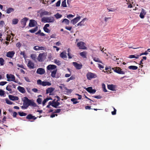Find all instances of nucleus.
<instances>
[{"label":"nucleus","mask_w":150,"mask_h":150,"mask_svg":"<svg viewBox=\"0 0 150 150\" xmlns=\"http://www.w3.org/2000/svg\"><path fill=\"white\" fill-rule=\"evenodd\" d=\"M24 99L23 100V105L21 107L22 109H27L29 106L36 107V103L33 101L29 99L26 97H24Z\"/></svg>","instance_id":"nucleus-1"},{"label":"nucleus","mask_w":150,"mask_h":150,"mask_svg":"<svg viewBox=\"0 0 150 150\" xmlns=\"http://www.w3.org/2000/svg\"><path fill=\"white\" fill-rule=\"evenodd\" d=\"M55 21L54 18L53 16L44 17L41 19V21L44 23H53Z\"/></svg>","instance_id":"nucleus-2"},{"label":"nucleus","mask_w":150,"mask_h":150,"mask_svg":"<svg viewBox=\"0 0 150 150\" xmlns=\"http://www.w3.org/2000/svg\"><path fill=\"white\" fill-rule=\"evenodd\" d=\"M86 44L84 42L82 41H80L77 43L76 45L79 49L86 50L87 48L86 47Z\"/></svg>","instance_id":"nucleus-3"},{"label":"nucleus","mask_w":150,"mask_h":150,"mask_svg":"<svg viewBox=\"0 0 150 150\" xmlns=\"http://www.w3.org/2000/svg\"><path fill=\"white\" fill-rule=\"evenodd\" d=\"M86 77L88 80H91L93 78H95L96 77V75L91 72H88L86 74Z\"/></svg>","instance_id":"nucleus-4"},{"label":"nucleus","mask_w":150,"mask_h":150,"mask_svg":"<svg viewBox=\"0 0 150 150\" xmlns=\"http://www.w3.org/2000/svg\"><path fill=\"white\" fill-rule=\"evenodd\" d=\"M45 53L43 52L39 54L37 59L39 62H42L45 58Z\"/></svg>","instance_id":"nucleus-5"},{"label":"nucleus","mask_w":150,"mask_h":150,"mask_svg":"<svg viewBox=\"0 0 150 150\" xmlns=\"http://www.w3.org/2000/svg\"><path fill=\"white\" fill-rule=\"evenodd\" d=\"M6 78L8 79V81H11L16 82L15 81V78L14 76L12 74H6Z\"/></svg>","instance_id":"nucleus-6"},{"label":"nucleus","mask_w":150,"mask_h":150,"mask_svg":"<svg viewBox=\"0 0 150 150\" xmlns=\"http://www.w3.org/2000/svg\"><path fill=\"white\" fill-rule=\"evenodd\" d=\"M73 65L77 69H81L82 67V65L81 64L78 63L76 62H74L72 63Z\"/></svg>","instance_id":"nucleus-7"},{"label":"nucleus","mask_w":150,"mask_h":150,"mask_svg":"<svg viewBox=\"0 0 150 150\" xmlns=\"http://www.w3.org/2000/svg\"><path fill=\"white\" fill-rule=\"evenodd\" d=\"M27 66L30 69H33L34 68V63L31 60L28 61Z\"/></svg>","instance_id":"nucleus-8"},{"label":"nucleus","mask_w":150,"mask_h":150,"mask_svg":"<svg viewBox=\"0 0 150 150\" xmlns=\"http://www.w3.org/2000/svg\"><path fill=\"white\" fill-rule=\"evenodd\" d=\"M34 50L38 51L39 50H45L46 49V48L44 47H40L38 46H36L33 47Z\"/></svg>","instance_id":"nucleus-9"},{"label":"nucleus","mask_w":150,"mask_h":150,"mask_svg":"<svg viewBox=\"0 0 150 150\" xmlns=\"http://www.w3.org/2000/svg\"><path fill=\"white\" fill-rule=\"evenodd\" d=\"M36 72L37 74L41 75L44 74L45 73V71L44 69L42 68H39L37 70Z\"/></svg>","instance_id":"nucleus-10"},{"label":"nucleus","mask_w":150,"mask_h":150,"mask_svg":"<svg viewBox=\"0 0 150 150\" xmlns=\"http://www.w3.org/2000/svg\"><path fill=\"white\" fill-rule=\"evenodd\" d=\"M37 24V22L34 20H31L30 21L29 26L30 27H34Z\"/></svg>","instance_id":"nucleus-11"},{"label":"nucleus","mask_w":150,"mask_h":150,"mask_svg":"<svg viewBox=\"0 0 150 150\" xmlns=\"http://www.w3.org/2000/svg\"><path fill=\"white\" fill-rule=\"evenodd\" d=\"M52 13L50 12L44 11L40 13V15L41 17H42L44 16L50 15Z\"/></svg>","instance_id":"nucleus-12"},{"label":"nucleus","mask_w":150,"mask_h":150,"mask_svg":"<svg viewBox=\"0 0 150 150\" xmlns=\"http://www.w3.org/2000/svg\"><path fill=\"white\" fill-rule=\"evenodd\" d=\"M57 66L54 65L50 64L48 65L47 67V69L51 71L52 70L56 68Z\"/></svg>","instance_id":"nucleus-13"},{"label":"nucleus","mask_w":150,"mask_h":150,"mask_svg":"<svg viewBox=\"0 0 150 150\" xmlns=\"http://www.w3.org/2000/svg\"><path fill=\"white\" fill-rule=\"evenodd\" d=\"M115 71L120 74H124L125 72L122 71V70L119 67H116L115 70Z\"/></svg>","instance_id":"nucleus-14"},{"label":"nucleus","mask_w":150,"mask_h":150,"mask_svg":"<svg viewBox=\"0 0 150 150\" xmlns=\"http://www.w3.org/2000/svg\"><path fill=\"white\" fill-rule=\"evenodd\" d=\"M81 17H77L71 21V22L74 25L80 19Z\"/></svg>","instance_id":"nucleus-15"},{"label":"nucleus","mask_w":150,"mask_h":150,"mask_svg":"<svg viewBox=\"0 0 150 150\" xmlns=\"http://www.w3.org/2000/svg\"><path fill=\"white\" fill-rule=\"evenodd\" d=\"M146 12L145 10L143 8L142 9V11H141L140 15V17L142 19H143L145 15L146 14Z\"/></svg>","instance_id":"nucleus-16"},{"label":"nucleus","mask_w":150,"mask_h":150,"mask_svg":"<svg viewBox=\"0 0 150 150\" xmlns=\"http://www.w3.org/2000/svg\"><path fill=\"white\" fill-rule=\"evenodd\" d=\"M15 52L13 51H9L7 53L6 55L7 57L12 58L13 57Z\"/></svg>","instance_id":"nucleus-17"},{"label":"nucleus","mask_w":150,"mask_h":150,"mask_svg":"<svg viewBox=\"0 0 150 150\" xmlns=\"http://www.w3.org/2000/svg\"><path fill=\"white\" fill-rule=\"evenodd\" d=\"M8 97L10 100L13 101L17 100L19 99V98L18 97L14 96L12 95H9Z\"/></svg>","instance_id":"nucleus-18"},{"label":"nucleus","mask_w":150,"mask_h":150,"mask_svg":"<svg viewBox=\"0 0 150 150\" xmlns=\"http://www.w3.org/2000/svg\"><path fill=\"white\" fill-rule=\"evenodd\" d=\"M28 20L27 18H24L21 20V23L23 25V27H25L26 25L27 21Z\"/></svg>","instance_id":"nucleus-19"},{"label":"nucleus","mask_w":150,"mask_h":150,"mask_svg":"<svg viewBox=\"0 0 150 150\" xmlns=\"http://www.w3.org/2000/svg\"><path fill=\"white\" fill-rule=\"evenodd\" d=\"M55 99L53 100L52 101V102L53 103V105H52V106L56 108H58V106L60 105V103L59 102V101H55Z\"/></svg>","instance_id":"nucleus-20"},{"label":"nucleus","mask_w":150,"mask_h":150,"mask_svg":"<svg viewBox=\"0 0 150 150\" xmlns=\"http://www.w3.org/2000/svg\"><path fill=\"white\" fill-rule=\"evenodd\" d=\"M108 88L111 91L115 90L116 88V86L113 84H109L108 85Z\"/></svg>","instance_id":"nucleus-21"},{"label":"nucleus","mask_w":150,"mask_h":150,"mask_svg":"<svg viewBox=\"0 0 150 150\" xmlns=\"http://www.w3.org/2000/svg\"><path fill=\"white\" fill-rule=\"evenodd\" d=\"M66 54L67 53L65 51H64L63 52L61 53L60 54V56L62 58L65 59H66L67 57Z\"/></svg>","instance_id":"nucleus-22"},{"label":"nucleus","mask_w":150,"mask_h":150,"mask_svg":"<svg viewBox=\"0 0 150 150\" xmlns=\"http://www.w3.org/2000/svg\"><path fill=\"white\" fill-rule=\"evenodd\" d=\"M37 118V117H35V116L32 115L31 114H28L26 117V118L28 120L33 119L35 120Z\"/></svg>","instance_id":"nucleus-23"},{"label":"nucleus","mask_w":150,"mask_h":150,"mask_svg":"<svg viewBox=\"0 0 150 150\" xmlns=\"http://www.w3.org/2000/svg\"><path fill=\"white\" fill-rule=\"evenodd\" d=\"M87 52L85 51H83L79 53L80 55L84 58H87Z\"/></svg>","instance_id":"nucleus-24"},{"label":"nucleus","mask_w":150,"mask_h":150,"mask_svg":"<svg viewBox=\"0 0 150 150\" xmlns=\"http://www.w3.org/2000/svg\"><path fill=\"white\" fill-rule=\"evenodd\" d=\"M17 89L21 93H24L25 92V90L24 87L19 86L17 88Z\"/></svg>","instance_id":"nucleus-25"},{"label":"nucleus","mask_w":150,"mask_h":150,"mask_svg":"<svg viewBox=\"0 0 150 150\" xmlns=\"http://www.w3.org/2000/svg\"><path fill=\"white\" fill-rule=\"evenodd\" d=\"M12 86L10 85H8L6 87V89L7 91H9L10 93H12L13 92L12 91Z\"/></svg>","instance_id":"nucleus-26"},{"label":"nucleus","mask_w":150,"mask_h":150,"mask_svg":"<svg viewBox=\"0 0 150 150\" xmlns=\"http://www.w3.org/2000/svg\"><path fill=\"white\" fill-rule=\"evenodd\" d=\"M54 90V88L50 87L47 88L46 90V93L48 94L49 93H52Z\"/></svg>","instance_id":"nucleus-27"},{"label":"nucleus","mask_w":150,"mask_h":150,"mask_svg":"<svg viewBox=\"0 0 150 150\" xmlns=\"http://www.w3.org/2000/svg\"><path fill=\"white\" fill-rule=\"evenodd\" d=\"M14 10L13 8H7L6 10V13L8 14H9L11 12H13L14 11Z\"/></svg>","instance_id":"nucleus-28"},{"label":"nucleus","mask_w":150,"mask_h":150,"mask_svg":"<svg viewBox=\"0 0 150 150\" xmlns=\"http://www.w3.org/2000/svg\"><path fill=\"white\" fill-rule=\"evenodd\" d=\"M51 85V83L49 81H43L42 83V86H50Z\"/></svg>","instance_id":"nucleus-29"},{"label":"nucleus","mask_w":150,"mask_h":150,"mask_svg":"<svg viewBox=\"0 0 150 150\" xmlns=\"http://www.w3.org/2000/svg\"><path fill=\"white\" fill-rule=\"evenodd\" d=\"M128 68L130 70H136L137 69L138 67L135 66H130L128 67Z\"/></svg>","instance_id":"nucleus-30"},{"label":"nucleus","mask_w":150,"mask_h":150,"mask_svg":"<svg viewBox=\"0 0 150 150\" xmlns=\"http://www.w3.org/2000/svg\"><path fill=\"white\" fill-rule=\"evenodd\" d=\"M57 70L56 69L52 71L51 76L53 78H55L56 76V74L57 73Z\"/></svg>","instance_id":"nucleus-31"},{"label":"nucleus","mask_w":150,"mask_h":150,"mask_svg":"<svg viewBox=\"0 0 150 150\" xmlns=\"http://www.w3.org/2000/svg\"><path fill=\"white\" fill-rule=\"evenodd\" d=\"M139 56L137 54L134 55H131L129 56V57L130 58H135L136 59H138L139 58Z\"/></svg>","instance_id":"nucleus-32"},{"label":"nucleus","mask_w":150,"mask_h":150,"mask_svg":"<svg viewBox=\"0 0 150 150\" xmlns=\"http://www.w3.org/2000/svg\"><path fill=\"white\" fill-rule=\"evenodd\" d=\"M38 30V27H36L30 30H29V31L31 33H34L35 32L37 31Z\"/></svg>","instance_id":"nucleus-33"},{"label":"nucleus","mask_w":150,"mask_h":150,"mask_svg":"<svg viewBox=\"0 0 150 150\" xmlns=\"http://www.w3.org/2000/svg\"><path fill=\"white\" fill-rule=\"evenodd\" d=\"M85 19V18H84L83 19L82 21H81V22H79L77 25H76L75 26H81L82 25H83V23H84L83 21Z\"/></svg>","instance_id":"nucleus-34"},{"label":"nucleus","mask_w":150,"mask_h":150,"mask_svg":"<svg viewBox=\"0 0 150 150\" xmlns=\"http://www.w3.org/2000/svg\"><path fill=\"white\" fill-rule=\"evenodd\" d=\"M54 16L57 19L60 18L62 17V15L57 13L54 15Z\"/></svg>","instance_id":"nucleus-35"},{"label":"nucleus","mask_w":150,"mask_h":150,"mask_svg":"<svg viewBox=\"0 0 150 150\" xmlns=\"http://www.w3.org/2000/svg\"><path fill=\"white\" fill-rule=\"evenodd\" d=\"M18 21V19L14 18L12 20V24H17Z\"/></svg>","instance_id":"nucleus-36"},{"label":"nucleus","mask_w":150,"mask_h":150,"mask_svg":"<svg viewBox=\"0 0 150 150\" xmlns=\"http://www.w3.org/2000/svg\"><path fill=\"white\" fill-rule=\"evenodd\" d=\"M77 99L75 98H72L71 99V101L73 102V103L76 104L79 103L78 101H76Z\"/></svg>","instance_id":"nucleus-37"},{"label":"nucleus","mask_w":150,"mask_h":150,"mask_svg":"<svg viewBox=\"0 0 150 150\" xmlns=\"http://www.w3.org/2000/svg\"><path fill=\"white\" fill-rule=\"evenodd\" d=\"M93 60L96 62H98L99 63H102V62L100 60V59L98 58H97L96 57H93Z\"/></svg>","instance_id":"nucleus-38"},{"label":"nucleus","mask_w":150,"mask_h":150,"mask_svg":"<svg viewBox=\"0 0 150 150\" xmlns=\"http://www.w3.org/2000/svg\"><path fill=\"white\" fill-rule=\"evenodd\" d=\"M54 62L55 63L58 65H59L61 64V62L58 59L54 60Z\"/></svg>","instance_id":"nucleus-39"},{"label":"nucleus","mask_w":150,"mask_h":150,"mask_svg":"<svg viewBox=\"0 0 150 150\" xmlns=\"http://www.w3.org/2000/svg\"><path fill=\"white\" fill-rule=\"evenodd\" d=\"M69 21L68 19H64L62 21V23L64 22L66 24L69 25Z\"/></svg>","instance_id":"nucleus-40"},{"label":"nucleus","mask_w":150,"mask_h":150,"mask_svg":"<svg viewBox=\"0 0 150 150\" xmlns=\"http://www.w3.org/2000/svg\"><path fill=\"white\" fill-rule=\"evenodd\" d=\"M18 114L19 115L21 116H25L27 114V113L23 112H18Z\"/></svg>","instance_id":"nucleus-41"},{"label":"nucleus","mask_w":150,"mask_h":150,"mask_svg":"<svg viewBox=\"0 0 150 150\" xmlns=\"http://www.w3.org/2000/svg\"><path fill=\"white\" fill-rule=\"evenodd\" d=\"M102 87L103 89V91L105 92H107V90L106 89L105 85L104 83L102 84Z\"/></svg>","instance_id":"nucleus-42"},{"label":"nucleus","mask_w":150,"mask_h":150,"mask_svg":"<svg viewBox=\"0 0 150 150\" xmlns=\"http://www.w3.org/2000/svg\"><path fill=\"white\" fill-rule=\"evenodd\" d=\"M62 6L64 7H67L66 0H64L62 2Z\"/></svg>","instance_id":"nucleus-43"},{"label":"nucleus","mask_w":150,"mask_h":150,"mask_svg":"<svg viewBox=\"0 0 150 150\" xmlns=\"http://www.w3.org/2000/svg\"><path fill=\"white\" fill-rule=\"evenodd\" d=\"M4 59L1 58H0V64L1 66L4 65Z\"/></svg>","instance_id":"nucleus-44"},{"label":"nucleus","mask_w":150,"mask_h":150,"mask_svg":"<svg viewBox=\"0 0 150 150\" xmlns=\"http://www.w3.org/2000/svg\"><path fill=\"white\" fill-rule=\"evenodd\" d=\"M5 100L6 101V103L9 105H12L13 104V103L10 101L7 98Z\"/></svg>","instance_id":"nucleus-45"},{"label":"nucleus","mask_w":150,"mask_h":150,"mask_svg":"<svg viewBox=\"0 0 150 150\" xmlns=\"http://www.w3.org/2000/svg\"><path fill=\"white\" fill-rule=\"evenodd\" d=\"M17 66L18 67H20V68H21L23 69H25V68L24 67V66L22 64H17Z\"/></svg>","instance_id":"nucleus-46"},{"label":"nucleus","mask_w":150,"mask_h":150,"mask_svg":"<svg viewBox=\"0 0 150 150\" xmlns=\"http://www.w3.org/2000/svg\"><path fill=\"white\" fill-rule=\"evenodd\" d=\"M5 94L4 91L2 89H0V96H3Z\"/></svg>","instance_id":"nucleus-47"},{"label":"nucleus","mask_w":150,"mask_h":150,"mask_svg":"<svg viewBox=\"0 0 150 150\" xmlns=\"http://www.w3.org/2000/svg\"><path fill=\"white\" fill-rule=\"evenodd\" d=\"M92 88L91 87H88L86 88V90L89 93H90L91 91Z\"/></svg>","instance_id":"nucleus-48"},{"label":"nucleus","mask_w":150,"mask_h":150,"mask_svg":"<svg viewBox=\"0 0 150 150\" xmlns=\"http://www.w3.org/2000/svg\"><path fill=\"white\" fill-rule=\"evenodd\" d=\"M43 81H42L40 79H39L37 81V83L38 85H42Z\"/></svg>","instance_id":"nucleus-49"},{"label":"nucleus","mask_w":150,"mask_h":150,"mask_svg":"<svg viewBox=\"0 0 150 150\" xmlns=\"http://www.w3.org/2000/svg\"><path fill=\"white\" fill-rule=\"evenodd\" d=\"M5 23L4 21H0V26L2 27H3Z\"/></svg>","instance_id":"nucleus-50"},{"label":"nucleus","mask_w":150,"mask_h":150,"mask_svg":"<svg viewBox=\"0 0 150 150\" xmlns=\"http://www.w3.org/2000/svg\"><path fill=\"white\" fill-rule=\"evenodd\" d=\"M113 108L114 109V111H112L111 112V113L112 115H114L116 114L117 110H116L114 107H113Z\"/></svg>","instance_id":"nucleus-51"},{"label":"nucleus","mask_w":150,"mask_h":150,"mask_svg":"<svg viewBox=\"0 0 150 150\" xmlns=\"http://www.w3.org/2000/svg\"><path fill=\"white\" fill-rule=\"evenodd\" d=\"M93 98H97V99H101L102 98V96H101L100 95L96 96H93Z\"/></svg>","instance_id":"nucleus-52"},{"label":"nucleus","mask_w":150,"mask_h":150,"mask_svg":"<svg viewBox=\"0 0 150 150\" xmlns=\"http://www.w3.org/2000/svg\"><path fill=\"white\" fill-rule=\"evenodd\" d=\"M37 101L39 104H41L42 102V99L40 98H38L37 99Z\"/></svg>","instance_id":"nucleus-53"},{"label":"nucleus","mask_w":150,"mask_h":150,"mask_svg":"<svg viewBox=\"0 0 150 150\" xmlns=\"http://www.w3.org/2000/svg\"><path fill=\"white\" fill-rule=\"evenodd\" d=\"M43 29H44V31L45 32L47 33H50V30L48 28H43Z\"/></svg>","instance_id":"nucleus-54"},{"label":"nucleus","mask_w":150,"mask_h":150,"mask_svg":"<svg viewBox=\"0 0 150 150\" xmlns=\"http://www.w3.org/2000/svg\"><path fill=\"white\" fill-rule=\"evenodd\" d=\"M7 83V82L6 81H1L0 82V85L3 86Z\"/></svg>","instance_id":"nucleus-55"},{"label":"nucleus","mask_w":150,"mask_h":150,"mask_svg":"<svg viewBox=\"0 0 150 150\" xmlns=\"http://www.w3.org/2000/svg\"><path fill=\"white\" fill-rule=\"evenodd\" d=\"M61 3V0H59L56 3V6L57 7L59 6L60 5Z\"/></svg>","instance_id":"nucleus-56"},{"label":"nucleus","mask_w":150,"mask_h":150,"mask_svg":"<svg viewBox=\"0 0 150 150\" xmlns=\"http://www.w3.org/2000/svg\"><path fill=\"white\" fill-rule=\"evenodd\" d=\"M61 111V110L60 109H57L55 110V111H54L53 113H59Z\"/></svg>","instance_id":"nucleus-57"},{"label":"nucleus","mask_w":150,"mask_h":150,"mask_svg":"<svg viewBox=\"0 0 150 150\" xmlns=\"http://www.w3.org/2000/svg\"><path fill=\"white\" fill-rule=\"evenodd\" d=\"M25 52L24 51H21V53H20V54L21 55H23L24 57H25Z\"/></svg>","instance_id":"nucleus-58"},{"label":"nucleus","mask_w":150,"mask_h":150,"mask_svg":"<svg viewBox=\"0 0 150 150\" xmlns=\"http://www.w3.org/2000/svg\"><path fill=\"white\" fill-rule=\"evenodd\" d=\"M47 101H48V99H47L46 98V99H44V100H43V101L42 103V105L43 106L45 105Z\"/></svg>","instance_id":"nucleus-59"},{"label":"nucleus","mask_w":150,"mask_h":150,"mask_svg":"<svg viewBox=\"0 0 150 150\" xmlns=\"http://www.w3.org/2000/svg\"><path fill=\"white\" fill-rule=\"evenodd\" d=\"M107 9L108 10L109 12H110V11L113 12L116 10V9H114V8H111V9H109L108 8H107Z\"/></svg>","instance_id":"nucleus-60"},{"label":"nucleus","mask_w":150,"mask_h":150,"mask_svg":"<svg viewBox=\"0 0 150 150\" xmlns=\"http://www.w3.org/2000/svg\"><path fill=\"white\" fill-rule=\"evenodd\" d=\"M148 54V53L147 51H146L144 53H143L140 54L139 55V56H141L143 55H147Z\"/></svg>","instance_id":"nucleus-61"},{"label":"nucleus","mask_w":150,"mask_h":150,"mask_svg":"<svg viewBox=\"0 0 150 150\" xmlns=\"http://www.w3.org/2000/svg\"><path fill=\"white\" fill-rule=\"evenodd\" d=\"M21 45V43L20 42H18L16 44V46L17 47L20 48Z\"/></svg>","instance_id":"nucleus-62"},{"label":"nucleus","mask_w":150,"mask_h":150,"mask_svg":"<svg viewBox=\"0 0 150 150\" xmlns=\"http://www.w3.org/2000/svg\"><path fill=\"white\" fill-rule=\"evenodd\" d=\"M65 28L67 30L70 31L72 28L71 27H67L66 26L65 27Z\"/></svg>","instance_id":"nucleus-63"},{"label":"nucleus","mask_w":150,"mask_h":150,"mask_svg":"<svg viewBox=\"0 0 150 150\" xmlns=\"http://www.w3.org/2000/svg\"><path fill=\"white\" fill-rule=\"evenodd\" d=\"M32 91H33V92H34L35 93L37 92L38 91V89L37 88H33L32 89Z\"/></svg>","instance_id":"nucleus-64"}]
</instances>
